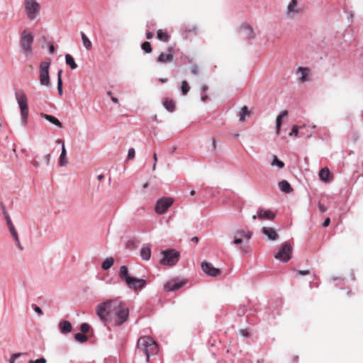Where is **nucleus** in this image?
I'll return each instance as SVG.
<instances>
[{
  "mask_svg": "<svg viewBox=\"0 0 363 363\" xmlns=\"http://www.w3.org/2000/svg\"><path fill=\"white\" fill-rule=\"evenodd\" d=\"M50 60L42 62L40 65V83L43 86H49L50 85L49 67L50 65Z\"/></svg>",
  "mask_w": 363,
  "mask_h": 363,
  "instance_id": "0eeeda50",
  "label": "nucleus"
},
{
  "mask_svg": "<svg viewBox=\"0 0 363 363\" xmlns=\"http://www.w3.org/2000/svg\"><path fill=\"white\" fill-rule=\"evenodd\" d=\"M33 164L35 167H39L40 166V162L38 161L34 160L33 162Z\"/></svg>",
  "mask_w": 363,
  "mask_h": 363,
  "instance_id": "e2e57ef3",
  "label": "nucleus"
},
{
  "mask_svg": "<svg viewBox=\"0 0 363 363\" xmlns=\"http://www.w3.org/2000/svg\"><path fill=\"white\" fill-rule=\"evenodd\" d=\"M60 331L62 333H68L72 331V324L67 320H62L59 324Z\"/></svg>",
  "mask_w": 363,
  "mask_h": 363,
  "instance_id": "5701e85b",
  "label": "nucleus"
},
{
  "mask_svg": "<svg viewBox=\"0 0 363 363\" xmlns=\"http://www.w3.org/2000/svg\"><path fill=\"white\" fill-rule=\"evenodd\" d=\"M239 32L244 39L251 40L255 38L254 30L248 24H242L240 28Z\"/></svg>",
  "mask_w": 363,
  "mask_h": 363,
  "instance_id": "ddd939ff",
  "label": "nucleus"
},
{
  "mask_svg": "<svg viewBox=\"0 0 363 363\" xmlns=\"http://www.w3.org/2000/svg\"><path fill=\"white\" fill-rule=\"evenodd\" d=\"M25 13L30 21L35 20L40 14L41 6L37 0H23Z\"/></svg>",
  "mask_w": 363,
  "mask_h": 363,
  "instance_id": "20e7f679",
  "label": "nucleus"
},
{
  "mask_svg": "<svg viewBox=\"0 0 363 363\" xmlns=\"http://www.w3.org/2000/svg\"><path fill=\"white\" fill-rule=\"evenodd\" d=\"M190 89V86L186 81H183L181 85V91L183 95H186Z\"/></svg>",
  "mask_w": 363,
  "mask_h": 363,
  "instance_id": "4c0bfd02",
  "label": "nucleus"
},
{
  "mask_svg": "<svg viewBox=\"0 0 363 363\" xmlns=\"http://www.w3.org/2000/svg\"><path fill=\"white\" fill-rule=\"evenodd\" d=\"M262 233L271 240H276L279 238L275 229L271 227H263Z\"/></svg>",
  "mask_w": 363,
  "mask_h": 363,
  "instance_id": "aec40b11",
  "label": "nucleus"
},
{
  "mask_svg": "<svg viewBox=\"0 0 363 363\" xmlns=\"http://www.w3.org/2000/svg\"><path fill=\"white\" fill-rule=\"evenodd\" d=\"M111 100L115 104H118L119 103L118 99L117 98L114 97V96H111Z\"/></svg>",
  "mask_w": 363,
  "mask_h": 363,
  "instance_id": "69168bd1",
  "label": "nucleus"
},
{
  "mask_svg": "<svg viewBox=\"0 0 363 363\" xmlns=\"http://www.w3.org/2000/svg\"><path fill=\"white\" fill-rule=\"evenodd\" d=\"M135 149L133 147L130 148L128 153V159L133 160L135 157Z\"/></svg>",
  "mask_w": 363,
  "mask_h": 363,
  "instance_id": "37998d69",
  "label": "nucleus"
},
{
  "mask_svg": "<svg viewBox=\"0 0 363 363\" xmlns=\"http://www.w3.org/2000/svg\"><path fill=\"white\" fill-rule=\"evenodd\" d=\"M46 359L44 357H42L36 360H30L28 363H46Z\"/></svg>",
  "mask_w": 363,
  "mask_h": 363,
  "instance_id": "a18cd8bd",
  "label": "nucleus"
},
{
  "mask_svg": "<svg viewBox=\"0 0 363 363\" xmlns=\"http://www.w3.org/2000/svg\"><path fill=\"white\" fill-rule=\"evenodd\" d=\"M191 73L194 75H198L199 72V67L197 65H192L190 67Z\"/></svg>",
  "mask_w": 363,
  "mask_h": 363,
  "instance_id": "a19ab883",
  "label": "nucleus"
},
{
  "mask_svg": "<svg viewBox=\"0 0 363 363\" xmlns=\"http://www.w3.org/2000/svg\"><path fill=\"white\" fill-rule=\"evenodd\" d=\"M158 350L157 344L148 336L142 337L138 341V350L145 354L147 362L150 355L157 354Z\"/></svg>",
  "mask_w": 363,
  "mask_h": 363,
  "instance_id": "f03ea898",
  "label": "nucleus"
},
{
  "mask_svg": "<svg viewBox=\"0 0 363 363\" xmlns=\"http://www.w3.org/2000/svg\"><path fill=\"white\" fill-rule=\"evenodd\" d=\"M50 157L51 156L50 154H47L46 155L44 156L43 160H44L45 164L46 165L49 164L50 160Z\"/></svg>",
  "mask_w": 363,
  "mask_h": 363,
  "instance_id": "603ef678",
  "label": "nucleus"
},
{
  "mask_svg": "<svg viewBox=\"0 0 363 363\" xmlns=\"http://www.w3.org/2000/svg\"><path fill=\"white\" fill-rule=\"evenodd\" d=\"M291 245L286 242L282 244L279 250L275 254L274 257L281 262H287L291 258Z\"/></svg>",
  "mask_w": 363,
  "mask_h": 363,
  "instance_id": "6e6552de",
  "label": "nucleus"
},
{
  "mask_svg": "<svg viewBox=\"0 0 363 363\" xmlns=\"http://www.w3.org/2000/svg\"><path fill=\"white\" fill-rule=\"evenodd\" d=\"M96 314L103 322L111 321L114 325L120 326L128 320L129 309L121 300L113 299L98 305Z\"/></svg>",
  "mask_w": 363,
  "mask_h": 363,
  "instance_id": "f257e3e1",
  "label": "nucleus"
},
{
  "mask_svg": "<svg viewBox=\"0 0 363 363\" xmlns=\"http://www.w3.org/2000/svg\"><path fill=\"white\" fill-rule=\"evenodd\" d=\"M22 355V353H15V354H13L11 357L13 359H16L17 358H18L19 357H21Z\"/></svg>",
  "mask_w": 363,
  "mask_h": 363,
  "instance_id": "052dcab7",
  "label": "nucleus"
},
{
  "mask_svg": "<svg viewBox=\"0 0 363 363\" xmlns=\"http://www.w3.org/2000/svg\"><path fill=\"white\" fill-rule=\"evenodd\" d=\"M288 111H283L277 118L276 121V129H277V134L279 135L281 130V123L282 120L284 117L287 116Z\"/></svg>",
  "mask_w": 363,
  "mask_h": 363,
  "instance_id": "4be33fe9",
  "label": "nucleus"
},
{
  "mask_svg": "<svg viewBox=\"0 0 363 363\" xmlns=\"http://www.w3.org/2000/svg\"><path fill=\"white\" fill-rule=\"evenodd\" d=\"M319 178L323 182H330L333 179V175L331 174L328 167L322 168L319 172Z\"/></svg>",
  "mask_w": 363,
  "mask_h": 363,
  "instance_id": "f3484780",
  "label": "nucleus"
},
{
  "mask_svg": "<svg viewBox=\"0 0 363 363\" xmlns=\"http://www.w3.org/2000/svg\"><path fill=\"white\" fill-rule=\"evenodd\" d=\"M306 125H302V126H300L298 127V125H293L292 127V129H291V133H289V135L290 136H292V135H295L296 137H297L298 135V133H299V128L302 129V128H306Z\"/></svg>",
  "mask_w": 363,
  "mask_h": 363,
  "instance_id": "e433bc0d",
  "label": "nucleus"
},
{
  "mask_svg": "<svg viewBox=\"0 0 363 363\" xmlns=\"http://www.w3.org/2000/svg\"><path fill=\"white\" fill-rule=\"evenodd\" d=\"M89 329H90L89 325L86 323H82L80 326V330H81L82 333H83L84 334L88 333Z\"/></svg>",
  "mask_w": 363,
  "mask_h": 363,
  "instance_id": "79ce46f5",
  "label": "nucleus"
},
{
  "mask_svg": "<svg viewBox=\"0 0 363 363\" xmlns=\"http://www.w3.org/2000/svg\"><path fill=\"white\" fill-rule=\"evenodd\" d=\"M153 160H154V164H153V167H152V170L155 171L156 169V165H157V155L155 152L153 154Z\"/></svg>",
  "mask_w": 363,
  "mask_h": 363,
  "instance_id": "3c124183",
  "label": "nucleus"
},
{
  "mask_svg": "<svg viewBox=\"0 0 363 363\" xmlns=\"http://www.w3.org/2000/svg\"><path fill=\"white\" fill-rule=\"evenodd\" d=\"M301 12V9L298 7V0H291L287 6V16L293 18L294 15Z\"/></svg>",
  "mask_w": 363,
  "mask_h": 363,
  "instance_id": "4468645a",
  "label": "nucleus"
},
{
  "mask_svg": "<svg viewBox=\"0 0 363 363\" xmlns=\"http://www.w3.org/2000/svg\"><path fill=\"white\" fill-rule=\"evenodd\" d=\"M251 112L249 111L247 106H244L240 113V121L243 122L245 121V116H249Z\"/></svg>",
  "mask_w": 363,
  "mask_h": 363,
  "instance_id": "2f4dec72",
  "label": "nucleus"
},
{
  "mask_svg": "<svg viewBox=\"0 0 363 363\" xmlns=\"http://www.w3.org/2000/svg\"><path fill=\"white\" fill-rule=\"evenodd\" d=\"M33 309L39 315H42L43 314V311H42V309L39 306H34Z\"/></svg>",
  "mask_w": 363,
  "mask_h": 363,
  "instance_id": "5fc2aeb1",
  "label": "nucleus"
},
{
  "mask_svg": "<svg viewBox=\"0 0 363 363\" xmlns=\"http://www.w3.org/2000/svg\"><path fill=\"white\" fill-rule=\"evenodd\" d=\"M9 228V231H10L12 237L13 238V239L15 240V241L16 242V245H17L18 247L20 250H23V247H22V246L21 245V242H20V240L18 239V233H17L14 225L11 226Z\"/></svg>",
  "mask_w": 363,
  "mask_h": 363,
  "instance_id": "cd10ccee",
  "label": "nucleus"
},
{
  "mask_svg": "<svg viewBox=\"0 0 363 363\" xmlns=\"http://www.w3.org/2000/svg\"><path fill=\"white\" fill-rule=\"evenodd\" d=\"M297 274L301 276H305L310 274L309 270H298L296 271Z\"/></svg>",
  "mask_w": 363,
  "mask_h": 363,
  "instance_id": "8fccbe9b",
  "label": "nucleus"
},
{
  "mask_svg": "<svg viewBox=\"0 0 363 363\" xmlns=\"http://www.w3.org/2000/svg\"><path fill=\"white\" fill-rule=\"evenodd\" d=\"M146 38H147L148 40L152 39V38H153V34H152V33H151V32H147V33H146Z\"/></svg>",
  "mask_w": 363,
  "mask_h": 363,
  "instance_id": "680f3d73",
  "label": "nucleus"
},
{
  "mask_svg": "<svg viewBox=\"0 0 363 363\" xmlns=\"http://www.w3.org/2000/svg\"><path fill=\"white\" fill-rule=\"evenodd\" d=\"M163 105L169 111H174L175 109V103L172 100L165 99Z\"/></svg>",
  "mask_w": 363,
  "mask_h": 363,
  "instance_id": "473e14b6",
  "label": "nucleus"
},
{
  "mask_svg": "<svg viewBox=\"0 0 363 363\" xmlns=\"http://www.w3.org/2000/svg\"><path fill=\"white\" fill-rule=\"evenodd\" d=\"M114 263V259L113 257L106 258L104 262L102 263V268L104 270H107L110 269Z\"/></svg>",
  "mask_w": 363,
  "mask_h": 363,
  "instance_id": "72a5a7b5",
  "label": "nucleus"
},
{
  "mask_svg": "<svg viewBox=\"0 0 363 363\" xmlns=\"http://www.w3.org/2000/svg\"><path fill=\"white\" fill-rule=\"evenodd\" d=\"M297 73H301L298 80L301 83H304L309 80L308 76L311 74V70L308 67H299L297 69Z\"/></svg>",
  "mask_w": 363,
  "mask_h": 363,
  "instance_id": "a211bd4d",
  "label": "nucleus"
},
{
  "mask_svg": "<svg viewBox=\"0 0 363 363\" xmlns=\"http://www.w3.org/2000/svg\"><path fill=\"white\" fill-rule=\"evenodd\" d=\"M240 333L242 335V336H245V337H248L249 336V333L248 331L246 330V329H242L240 330Z\"/></svg>",
  "mask_w": 363,
  "mask_h": 363,
  "instance_id": "6e6d98bb",
  "label": "nucleus"
},
{
  "mask_svg": "<svg viewBox=\"0 0 363 363\" xmlns=\"http://www.w3.org/2000/svg\"><path fill=\"white\" fill-rule=\"evenodd\" d=\"M157 37L160 40L167 43L169 41L170 36L167 31L160 29L157 32Z\"/></svg>",
  "mask_w": 363,
  "mask_h": 363,
  "instance_id": "bb28decb",
  "label": "nucleus"
},
{
  "mask_svg": "<svg viewBox=\"0 0 363 363\" xmlns=\"http://www.w3.org/2000/svg\"><path fill=\"white\" fill-rule=\"evenodd\" d=\"M82 40L83 45L87 50H90L92 48V43L89 38L85 35L84 33H81Z\"/></svg>",
  "mask_w": 363,
  "mask_h": 363,
  "instance_id": "c85d7f7f",
  "label": "nucleus"
},
{
  "mask_svg": "<svg viewBox=\"0 0 363 363\" xmlns=\"http://www.w3.org/2000/svg\"><path fill=\"white\" fill-rule=\"evenodd\" d=\"M62 70H59L57 72V90L60 95L62 94Z\"/></svg>",
  "mask_w": 363,
  "mask_h": 363,
  "instance_id": "f704fd0d",
  "label": "nucleus"
},
{
  "mask_svg": "<svg viewBox=\"0 0 363 363\" xmlns=\"http://www.w3.org/2000/svg\"><path fill=\"white\" fill-rule=\"evenodd\" d=\"M252 233L250 230H245L243 229L238 230L234 236H238V238H242V239H246L249 240L252 237Z\"/></svg>",
  "mask_w": 363,
  "mask_h": 363,
  "instance_id": "412c9836",
  "label": "nucleus"
},
{
  "mask_svg": "<svg viewBox=\"0 0 363 363\" xmlns=\"http://www.w3.org/2000/svg\"><path fill=\"white\" fill-rule=\"evenodd\" d=\"M65 61L66 64L69 65L71 67V69H75L77 67V65L71 55L67 54L65 55Z\"/></svg>",
  "mask_w": 363,
  "mask_h": 363,
  "instance_id": "7c9ffc66",
  "label": "nucleus"
},
{
  "mask_svg": "<svg viewBox=\"0 0 363 363\" xmlns=\"http://www.w3.org/2000/svg\"><path fill=\"white\" fill-rule=\"evenodd\" d=\"M15 97L21 111L22 123L26 125L29 112L27 96L23 90H19L15 93Z\"/></svg>",
  "mask_w": 363,
  "mask_h": 363,
  "instance_id": "7ed1b4c3",
  "label": "nucleus"
},
{
  "mask_svg": "<svg viewBox=\"0 0 363 363\" xmlns=\"http://www.w3.org/2000/svg\"><path fill=\"white\" fill-rule=\"evenodd\" d=\"M278 185L280 189L285 193L289 194L292 192L293 191V189L291 188L290 184L286 180H282L281 182H279Z\"/></svg>",
  "mask_w": 363,
  "mask_h": 363,
  "instance_id": "393cba45",
  "label": "nucleus"
},
{
  "mask_svg": "<svg viewBox=\"0 0 363 363\" xmlns=\"http://www.w3.org/2000/svg\"><path fill=\"white\" fill-rule=\"evenodd\" d=\"M140 256L145 260H149L151 256V250L149 247H143L140 250Z\"/></svg>",
  "mask_w": 363,
  "mask_h": 363,
  "instance_id": "c756f323",
  "label": "nucleus"
},
{
  "mask_svg": "<svg viewBox=\"0 0 363 363\" xmlns=\"http://www.w3.org/2000/svg\"><path fill=\"white\" fill-rule=\"evenodd\" d=\"M174 48L173 46L168 47L167 53L161 52L157 57V62L164 64L171 62L174 59Z\"/></svg>",
  "mask_w": 363,
  "mask_h": 363,
  "instance_id": "9b49d317",
  "label": "nucleus"
},
{
  "mask_svg": "<svg viewBox=\"0 0 363 363\" xmlns=\"http://www.w3.org/2000/svg\"><path fill=\"white\" fill-rule=\"evenodd\" d=\"M318 207H319L320 211L321 212H323H323H325V211H326V207H325V206H323V204H321V203H319Z\"/></svg>",
  "mask_w": 363,
  "mask_h": 363,
  "instance_id": "bf43d9fd",
  "label": "nucleus"
},
{
  "mask_svg": "<svg viewBox=\"0 0 363 363\" xmlns=\"http://www.w3.org/2000/svg\"><path fill=\"white\" fill-rule=\"evenodd\" d=\"M275 213L270 210H264L260 208L257 211V217L260 220H274Z\"/></svg>",
  "mask_w": 363,
  "mask_h": 363,
  "instance_id": "dca6fc26",
  "label": "nucleus"
},
{
  "mask_svg": "<svg viewBox=\"0 0 363 363\" xmlns=\"http://www.w3.org/2000/svg\"><path fill=\"white\" fill-rule=\"evenodd\" d=\"M163 258L160 260L161 264L173 266L179 259V253L175 250H167L162 252Z\"/></svg>",
  "mask_w": 363,
  "mask_h": 363,
  "instance_id": "423d86ee",
  "label": "nucleus"
},
{
  "mask_svg": "<svg viewBox=\"0 0 363 363\" xmlns=\"http://www.w3.org/2000/svg\"><path fill=\"white\" fill-rule=\"evenodd\" d=\"M56 143H59V144H62V152H61V155L60 157L59 164L62 167L65 166L68 162L67 160V151L65 149L64 142L62 140L58 139L56 140Z\"/></svg>",
  "mask_w": 363,
  "mask_h": 363,
  "instance_id": "6ab92c4d",
  "label": "nucleus"
},
{
  "mask_svg": "<svg viewBox=\"0 0 363 363\" xmlns=\"http://www.w3.org/2000/svg\"><path fill=\"white\" fill-rule=\"evenodd\" d=\"M1 208L2 210V213L4 216V218L5 219L6 218L7 216H9L6 208H5V206L3 204V203H1Z\"/></svg>",
  "mask_w": 363,
  "mask_h": 363,
  "instance_id": "09e8293b",
  "label": "nucleus"
},
{
  "mask_svg": "<svg viewBox=\"0 0 363 363\" xmlns=\"http://www.w3.org/2000/svg\"><path fill=\"white\" fill-rule=\"evenodd\" d=\"M271 165L272 166H277L279 169H282L284 167V163L282 161L279 160L276 155H274L273 156V160H272V161L271 162Z\"/></svg>",
  "mask_w": 363,
  "mask_h": 363,
  "instance_id": "c9c22d12",
  "label": "nucleus"
},
{
  "mask_svg": "<svg viewBox=\"0 0 363 363\" xmlns=\"http://www.w3.org/2000/svg\"><path fill=\"white\" fill-rule=\"evenodd\" d=\"M120 277L125 281V283L128 281L129 278H131L128 274V269L126 266H121L119 272Z\"/></svg>",
  "mask_w": 363,
  "mask_h": 363,
  "instance_id": "a878e982",
  "label": "nucleus"
},
{
  "mask_svg": "<svg viewBox=\"0 0 363 363\" xmlns=\"http://www.w3.org/2000/svg\"><path fill=\"white\" fill-rule=\"evenodd\" d=\"M41 116L59 128H62L61 122L57 118L46 113H41Z\"/></svg>",
  "mask_w": 363,
  "mask_h": 363,
  "instance_id": "b1692460",
  "label": "nucleus"
},
{
  "mask_svg": "<svg viewBox=\"0 0 363 363\" xmlns=\"http://www.w3.org/2000/svg\"><path fill=\"white\" fill-rule=\"evenodd\" d=\"M1 208L2 210V213L4 216V218L5 219L6 218L7 216H9L6 208H5V206L3 204V203H1Z\"/></svg>",
  "mask_w": 363,
  "mask_h": 363,
  "instance_id": "49530a36",
  "label": "nucleus"
},
{
  "mask_svg": "<svg viewBox=\"0 0 363 363\" xmlns=\"http://www.w3.org/2000/svg\"><path fill=\"white\" fill-rule=\"evenodd\" d=\"M34 37L28 30H24L21 35L20 46L26 56H30L33 54L32 45Z\"/></svg>",
  "mask_w": 363,
  "mask_h": 363,
  "instance_id": "39448f33",
  "label": "nucleus"
},
{
  "mask_svg": "<svg viewBox=\"0 0 363 363\" xmlns=\"http://www.w3.org/2000/svg\"><path fill=\"white\" fill-rule=\"evenodd\" d=\"M126 284L130 289L133 290H138L143 289L145 284L146 281L143 279H137L135 277H131L128 279V281L126 282Z\"/></svg>",
  "mask_w": 363,
  "mask_h": 363,
  "instance_id": "f8f14e48",
  "label": "nucleus"
},
{
  "mask_svg": "<svg viewBox=\"0 0 363 363\" xmlns=\"http://www.w3.org/2000/svg\"><path fill=\"white\" fill-rule=\"evenodd\" d=\"M141 48L146 53H150L152 50L151 44L149 42L143 43Z\"/></svg>",
  "mask_w": 363,
  "mask_h": 363,
  "instance_id": "ea45409f",
  "label": "nucleus"
},
{
  "mask_svg": "<svg viewBox=\"0 0 363 363\" xmlns=\"http://www.w3.org/2000/svg\"><path fill=\"white\" fill-rule=\"evenodd\" d=\"M201 268L204 273L211 277H218L221 274V271L213 266V264L208 262H203L201 263Z\"/></svg>",
  "mask_w": 363,
  "mask_h": 363,
  "instance_id": "9d476101",
  "label": "nucleus"
},
{
  "mask_svg": "<svg viewBox=\"0 0 363 363\" xmlns=\"http://www.w3.org/2000/svg\"><path fill=\"white\" fill-rule=\"evenodd\" d=\"M208 86H207V85H203V86H202V88H201V89H202V91H203V92L206 91L208 90Z\"/></svg>",
  "mask_w": 363,
  "mask_h": 363,
  "instance_id": "338daca9",
  "label": "nucleus"
},
{
  "mask_svg": "<svg viewBox=\"0 0 363 363\" xmlns=\"http://www.w3.org/2000/svg\"><path fill=\"white\" fill-rule=\"evenodd\" d=\"M173 203L174 199L172 198L162 197L157 201L155 211L157 214H164Z\"/></svg>",
  "mask_w": 363,
  "mask_h": 363,
  "instance_id": "1a4fd4ad",
  "label": "nucleus"
},
{
  "mask_svg": "<svg viewBox=\"0 0 363 363\" xmlns=\"http://www.w3.org/2000/svg\"><path fill=\"white\" fill-rule=\"evenodd\" d=\"M186 284L185 281H178L177 280H170L164 285V290L166 291H173L178 290Z\"/></svg>",
  "mask_w": 363,
  "mask_h": 363,
  "instance_id": "2eb2a0df",
  "label": "nucleus"
},
{
  "mask_svg": "<svg viewBox=\"0 0 363 363\" xmlns=\"http://www.w3.org/2000/svg\"><path fill=\"white\" fill-rule=\"evenodd\" d=\"M6 223H7V225H8L9 228L13 225V224L12 223V221L11 220L10 216H7L6 218Z\"/></svg>",
  "mask_w": 363,
  "mask_h": 363,
  "instance_id": "4d7b16f0",
  "label": "nucleus"
},
{
  "mask_svg": "<svg viewBox=\"0 0 363 363\" xmlns=\"http://www.w3.org/2000/svg\"><path fill=\"white\" fill-rule=\"evenodd\" d=\"M191 241H192V242H196V243H198V242H199V238H198V237H194V238H191Z\"/></svg>",
  "mask_w": 363,
  "mask_h": 363,
  "instance_id": "774afa93",
  "label": "nucleus"
},
{
  "mask_svg": "<svg viewBox=\"0 0 363 363\" xmlns=\"http://www.w3.org/2000/svg\"><path fill=\"white\" fill-rule=\"evenodd\" d=\"M74 339L79 342H85L87 340V337L84 334L77 333L74 335Z\"/></svg>",
  "mask_w": 363,
  "mask_h": 363,
  "instance_id": "58836bf2",
  "label": "nucleus"
},
{
  "mask_svg": "<svg viewBox=\"0 0 363 363\" xmlns=\"http://www.w3.org/2000/svg\"><path fill=\"white\" fill-rule=\"evenodd\" d=\"M330 219L329 218H327L324 220V222H323V225L324 227H328V226L330 225Z\"/></svg>",
  "mask_w": 363,
  "mask_h": 363,
  "instance_id": "13d9d810",
  "label": "nucleus"
},
{
  "mask_svg": "<svg viewBox=\"0 0 363 363\" xmlns=\"http://www.w3.org/2000/svg\"><path fill=\"white\" fill-rule=\"evenodd\" d=\"M301 134L303 136L309 138L313 135V132L311 130H306V132H301Z\"/></svg>",
  "mask_w": 363,
  "mask_h": 363,
  "instance_id": "864d4df0",
  "label": "nucleus"
},
{
  "mask_svg": "<svg viewBox=\"0 0 363 363\" xmlns=\"http://www.w3.org/2000/svg\"><path fill=\"white\" fill-rule=\"evenodd\" d=\"M1 208L2 210V213L4 216V218L5 219L6 218L7 216H9L6 208H5V206L3 204V203H1Z\"/></svg>",
  "mask_w": 363,
  "mask_h": 363,
  "instance_id": "de8ad7c7",
  "label": "nucleus"
},
{
  "mask_svg": "<svg viewBox=\"0 0 363 363\" xmlns=\"http://www.w3.org/2000/svg\"><path fill=\"white\" fill-rule=\"evenodd\" d=\"M49 52L50 53L52 54L54 53L55 52V47L53 45H51L50 47H49Z\"/></svg>",
  "mask_w": 363,
  "mask_h": 363,
  "instance_id": "0e129e2a",
  "label": "nucleus"
},
{
  "mask_svg": "<svg viewBox=\"0 0 363 363\" xmlns=\"http://www.w3.org/2000/svg\"><path fill=\"white\" fill-rule=\"evenodd\" d=\"M243 242V239L242 238H238V236H234L233 244L239 245Z\"/></svg>",
  "mask_w": 363,
  "mask_h": 363,
  "instance_id": "c03bdc74",
  "label": "nucleus"
}]
</instances>
